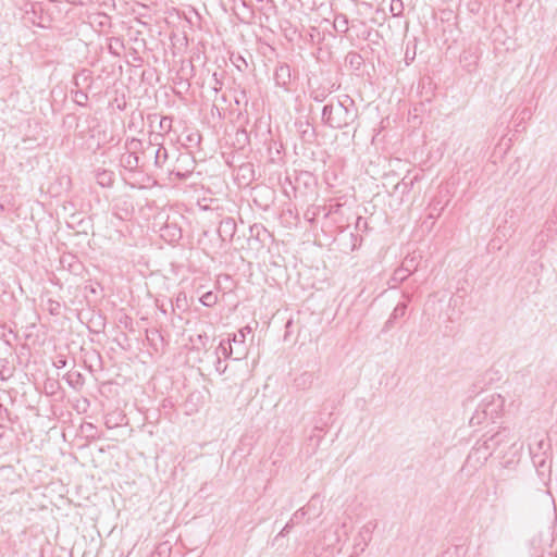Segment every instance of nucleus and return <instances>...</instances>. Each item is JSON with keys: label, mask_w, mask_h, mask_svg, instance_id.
<instances>
[{"label": "nucleus", "mask_w": 557, "mask_h": 557, "mask_svg": "<svg viewBox=\"0 0 557 557\" xmlns=\"http://www.w3.org/2000/svg\"><path fill=\"white\" fill-rule=\"evenodd\" d=\"M358 117V109L354 99L345 95L336 103L329 102L323 106L321 122L332 129H344L350 126Z\"/></svg>", "instance_id": "1"}, {"label": "nucleus", "mask_w": 557, "mask_h": 557, "mask_svg": "<svg viewBox=\"0 0 557 557\" xmlns=\"http://www.w3.org/2000/svg\"><path fill=\"white\" fill-rule=\"evenodd\" d=\"M549 447L544 441L537 443L536 449L531 447L530 454L532 462L541 480H545L550 475V462L548 460L547 451L544 449Z\"/></svg>", "instance_id": "2"}, {"label": "nucleus", "mask_w": 557, "mask_h": 557, "mask_svg": "<svg viewBox=\"0 0 557 557\" xmlns=\"http://www.w3.org/2000/svg\"><path fill=\"white\" fill-rule=\"evenodd\" d=\"M196 168V160L191 152H181L176 158L175 165L171 171L180 181H186L191 176Z\"/></svg>", "instance_id": "3"}, {"label": "nucleus", "mask_w": 557, "mask_h": 557, "mask_svg": "<svg viewBox=\"0 0 557 557\" xmlns=\"http://www.w3.org/2000/svg\"><path fill=\"white\" fill-rule=\"evenodd\" d=\"M503 400L500 399V395H497V404L493 399L490 403L482 404L479 406V408L475 410V412L470 418V424L471 425H478L482 422V420L486 418L493 419L498 413V408L502 407Z\"/></svg>", "instance_id": "4"}, {"label": "nucleus", "mask_w": 557, "mask_h": 557, "mask_svg": "<svg viewBox=\"0 0 557 557\" xmlns=\"http://www.w3.org/2000/svg\"><path fill=\"white\" fill-rule=\"evenodd\" d=\"M295 127L304 144L312 145L317 141L318 133L308 119L299 117L295 121Z\"/></svg>", "instance_id": "5"}, {"label": "nucleus", "mask_w": 557, "mask_h": 557, "mask_svg": "<svg viewBox=\"0 0 557 557\" xmlns=\"http://www.w3.org/2000/svg\"><path fill=\"white\" fill-rule=\"evenodd\" d=\"M511 441L510 430L503 428L502 430L494 433L483 442V446L492 455L494 451L499 449L503 445L507 446Z\"/></svg>", "instance_id": "6"}, {"label": "nucleus", "mask_w": 557, "mask_h": 557, "mask_svg": "<svg viewBox=\"0 0 557 557\" xmlns=\"http://www.w3.org/2000/svg\"><path fill=\"white\" fill-rule=\"evenodd\" d=\"M403 297L405 298V301H400L397 304V306L394 308L393 312L388 317L387 321L385 322L382 332H388L394 327L395 322L403 318L406 314L408 302L411 301V294L407 292H403Z\"/></svg>", "instance_id": "7"}, {"label": "nucleus", "mask_w": 557, "mask_h": 557, "mask_svg": "<svg viewBox=\"0 0 557 557\" xmlns=\"http://www.w3.org/2000/svg\"><path fill=\"white\" fill-rule=\"evenodd\" d=\"M245 330L246 329H242L237 333L228 334L226 338L227 344H231L235 349L234 360H242L247 355V348L245 345Z\"/></svg>", "instance_id": "8"}, {"label": "nucleus", "mask_w": 557, "mask_h": 557, "mask_svg": "<svg viewBox=\"0 0 557 557\" xmlns=\"http://www.w3.org/2000/svg\"><path fill=\"white\" fill-rule=\"evenodd\" d=\"M160 236L169 244L178 243L183 236L182 228L174 222H166L160 228Z\"/></svg>", "instance_id": "9"}, {"label": "nucleus", "mask_w": 557, "mask_h": 557, "mask_svg": "<svg viewBox=\"0 0 557 557\" xmlns=\"http://www.w3.org/2000/svg\"><path fill=\"white\" fill-rule=\"evenodd\" d=\"M274 81L276 86L288 90V86L292 82V71L287 63H278L274 71Z\"/></svg>", "instance_id": "10"}, {"label": "nucleus", "mask_w": 557, "mask_h": 557, "mask_svg": "<svg viewBox=\"0 0 557 557\" xmlns=\"http://www.w3.org/2000/svg\"><path fill=\"white\" fill-rule=\"evenodd\" d=\"M236 233V221L234 218L226 216L221 220L218 227V234L222 242H231Z\"/></svg>", "instance_id": "11"}, {"label": "nucleus", "mask_w": 557, "mask_h": 557, "mask_svg": "<svg viewBox=\"0 0 557 557\" xmlns=\"http://www.w3.org/2000/svg\"><path fill=\"white\" fill-rule=\"evenodd\" d=\"M60 263L63 269H66L69 272L75 275H79L84 270V264L79 261L77 256L73 253H64L60 258Z\"/></svg>", "instance_id": "12"}, {"label": "nucleus", "mask_w": 557, "mask_h": 557, "mask_svg": "<svg viewBox=\"0 0 557 557\" xmlns=\"http://www.w3.org/2000/svg\"><path fill=\"white\" fill-rule=\"evenodd\" d=\"M418 89L421 97L430 102L434 96L435 85L431 77L424 76L419 81Z\"/></svg>", "instance_id": "13"}, {"label": "nucleus", "mask_w": 557, "mask_h": 557, "mask_svg": "<svg viewBox=\"0 0 557 557\" xmlns=\"http://www.w3.org/2000/svg\"><path fill=\"white\" fill-rule=\"evenodd\" d=\"M94 82L91 72L87 69H83L78 73L75 74L73 84L77 88H86L89 89Z\"/></svg>", "instance_id": "14"}, {"label": "nucleus", "mask_w": 557, "mask_h": 557, "mask_svg": "<svg viewBox=\"0 0 557 557\" xmlns=\"http://www.w3.org/2000/svg\"><path fill=\"white\" fill-rule=\"evenodd\" d=\"M420 178L419 174H416L414 176H410L409 173H407L403 180L397 183L394 187V191H400L401 195L409 194L414 185L416 182H418Z\"/></svg>", "instance_id": "15"}, {"label": "nucleus", "mask_w": 557, "mask_h": 557, "mask_svg": "<svg viewBox=\"0 0 557 557\" xmlns=\"http://www.w3.org/2000/svg\"><path fill=\"white\" fill-rule=\"evenodd\" d=\"M533 115V110L532 108L530 107H524L520 110H517L513 115H512V119H513V122L516 123L515 126H516V131L518 132L519 131V127L525 123L527 121H529Z\"/></svg>", "instance_id": "16"}, {"label": "nucleus", "mask_w": 557, "mask_h": 557, "mask_svg": "<svg viewBox=\"0 0 557 557\" xmlns=\"http://www.w3.org/2000/svg\"><path fill=\"white\" fill-rule=\"evenodd\" d=\"M121 164L125 170L135 172L139 164V157L135 152H126L121 157Z\"/></svg>", "instance_id": "17"}, {"label": "nucleus", "mask_w": 557, "mask_h": 557, "mask_svg": "<svg viewBox=\"0 0 557 557\" xmlns=\"http://www.w3.org/2000/svg\"><path fill=\"white\" fill-rule=\"evenodd\" d=\"M233 145L238 150H245L250 145V136L245 128L236 131Z\"/></svg>", "instance_id": "18"}, {"label": "nucleus", "mask_w": 557, "mask_h": 557, "mask_svg": "<svg viewBox=\"0 0 557 557\" xmlns=\"http://www.w3.org/2000/svg\"><path fill=\"white\" fill-rule=\"evenodd\" d=\"M169 307L172 312H174L176 309L181 310L182 312L186 311L188 309L186 293L180 292L174 300L170 299Z\"/></svg>", "instance_id": "19"}, {"label": "nucleus", "mask_w": 557, "mask_h": 557, "mask_svg": "<svg viewBox=\"0 0 557 557\" xmlns=\"http://www.w3.org/2000/svg\"><path fill=\"white\" fill-rule=\"evenodd\" d=\"M410 275L399 265L396 268L388 280L389 288H397L399 284L404 283Z\"/></svg>", "instance_id": "20"}, {"label": "nucleus", "mask_w": 557, "mask_h": 557, "mask_svg": "<svg viewBox=\"0 0 557 557\" xmlns=\"http://www.w3.org/2000/svg\"><path fill=\"white\" fill-rule=\"evenodd\" d=\"M421 256L408 255L401 262L400 267L407 272L409 275L413 274L419 267V260Z\"/></svg>", "instance_id": "21"}, {"label": "nucleus", "mask_w": 557, "mask_h": 557, "mask_svg": "<svg viewBox=\"0 0 557 557\" xmlns=\"http://www.w3.org/2000/svg\"><path fill=\"white\" fill-rule=\"evenodd\" d=\"M215 357L223 356L224 358L235 357V349L231 344H227L226 339H222L214 351Z\"/></svg>", "instance_id": "22"}, {"label": "nucleus", "mask_w": 557, "mask_h": 557, "mask_svg": "<svg viewBox=\"0 0 557 557\" xmlns=\"http://www.w3.org/2000/svg\"><path fill=\"white\" fill-rule=\"evenodd\" d=\"M317 503V499H313L312 502H308V504L301 508H299L298 510H296L293 516L290 517V519L297 524H299L305 518L307 515H310L311 512V507H314Z\"/></svg>", "instance_id": "23"}, {"label": "nucleus", "mask_w": 557, "mask_h": 557, "mask_svg": "<svg viewBox=\"0 0 557 557\" xmlns=\"http://www.w3.org/2000/svg\"><path fill=\"white\" fill-rule=\"evenodd\" d=\"M67 384L74 389H79L84 384V376L78 371H71L64 376Z\"/></svg>", "instance_id": "24"}, {"label": "nucleus", "mask_w": 557, "mask_h": 557, "mask_svg": "<svg viewBox=\"0 0 557 557\" xmlns=\"http://www.w3.org/2000/svg\"><path fill=\"white\" fill-rule=\"evenodd\" d=\"M345 63L355 70H360L364 63V59L358 52L350 51L345 57Z\"/></svg>", "instance_id": "25"}, {"label": "nucleus", "mask_w": 557, "mask_h": 557, "mask_svg": "<svg viewBox=\"0 0 557 557\" xmlns=\"http://www.w3.org/2000/svg\"><path fill=\"white\" fill-rule=\"evenodd\" d=\"M333 27L337 33L346 34L348 32V17L345 14H337L334 18Z\"/></svg>", "instance_id": "26"}, {"label": "nucleus", "mask_w": 557, "mask_h": 557, "mask_svg": "<svg viewBox=\"0 0 557 557\" xmlns=\"http://www.w3.org/2000/svg\"><path fill=\"white\" fill-rule=\"evenodd\" d=\"M283 193L287 198H296L297 197V188L295 187L292 178L289 176H286L284 181L281 183Z\"/></svg>", "instance_id": "27"}, {"label": "nucleus", "mask_w": 557, "mask_h": 557, "mask_svg": "<svg viewBox=\"0 0 557 557\" xmlns=\"http://www.w3.org/2000/svg\"><path fill=\"white\" fill-rule=\"evenodd\" d=\"M97 182L102 187H110L113 184V173L102 170L97 173Z\"/></svg>", "instance_id": "28"}, {"label": "nucleus", "mask_w": 557, "mask_h": 557, "mask_svg": "<svg viewBox=\"0 0 557 557\" xmlns=\"http://www.w3.org/2000/svg\"><path fill=\"white\" fill-rule=\"evenodd\" d=\"M250 237L258 242H263L262 236L268 235V230L262 224H252L249 226Z\"/></svg>", "instance_id": "29"}, {"label": "nucleus", "mask_w": 557, "mask_h": 557, "mask_svg": "<svg viewBox=\"0 0 557 557\" xmlns=\"http://www.w3.org/2000/svg\"><path fill=\"white\" fill-rule=\"evenodd\" d=\"M329 409L327 404H323L322 411L320 412V418L315 421L313 431H323L324 426L329 424L330 420L332 419L333 412H327V419H323L324 411Z\"/></svg>", "instance_id": "30"}, {"label": "nucleus", "mask_w": 557, "mask_h": 557, "mask_svg": "<svg viewBox=\"0 0 557 557\" xmlns=\"http://www.w3.org/2000/svg\"><path fill=\"white\" fill-rule=\"evenodd\" d=\"M331 94V90H329L325 87H318L310 90V98L314 100L315 102H323L329 95Z\"/></svg>", "instance_id": "31"}, {"label": "nucleus", "mask_w": 557, "mask_h": 557, "mask_svg": "<svg viewBox=\"0 0 557 557\" xmlns=\"http://www.w3.org/2000/svg\"><path fill=\"white\" fill-rule=\"evenodd\" d=\"M74 102L79 107H87L88 103V95L83 88H77L76 90H71Z\"/></svg>", "instance_id": "32"}, {"label": "nucleus", "mask_w": 557, "mask_h": 557, "mask_svg": "<svg viewBox=\"0 0 557 557\" xmlns=\"http://www.w3.org/2000/svg\"><path fill=\"white\" fill-rule=\"evenodd\" d=\"M202 140V135L199 131H193L189 134L186 135L184 146L185 147H191V146H199Z\"/></svg>", "instance_id": "33"}, {"label": "nucleus", "mask_w": 557, "mask_h": 557, "mask_svg": "<svg viewBox=\"0 0 557 557\" xmlns=\"http://www.w3.org/2000/svg\"><path fill=\"white\" fill-rule=\"evenodd\" d=\"M169 158L168 150L160 144L154 156V165L162 168Z\"/></svg>", "instance_id": "34"}, {"label": "nucleus", "mask_w": 557, "mask_h": 557, "mask_svg": "<svg viewBox=\"0 0 557 557\" xmlns=\"http://www.w3.org/2000/svg\"><path fill=\"white\" fill-rule=\"evenodd\" d=\"M416 48H417V44H416V38H414L412 41V46H411V42H408L406 46L405 59H404L406 65H410L414 61L416 54H417Z\"/></svg>", "instance_id": "35"}, {"label": "nucleus", "mask_w": 557, "mask_h": 557, "mask_svg": "<svg viewBox=\"0 0 557 557\" xmlns=\"http://www.w3.org/2000/svg\"><path fill=\"white\" fill-rule=\"evenodd\" d=\"M199 301L208 308L213 307L218 302V296L212 290H209L205 293L200 298Z\"/></svg>", "instance_id": "36"}, {"label": "nucleus", "mask_w": 557, "mask_h": 557, "mask_svg": "<svg viewBox=\"0 0 557 557\" xmlns=\"http://www.w3.org/2000/svg\"><path fill=\"white\" fill-rule=\"evenodd\" d=\"M124 48L123 40L119 37H112L108 45V49L111 54L120 55V50Z\"/></svg>", "instance_id": "37"}, {"label": "nucleus", "mask_w": 557, "mask_h": 557, "mask_svg": "<svg viewBox=\"0 0 557 557\" xmlns=\"http://www.w3.org/2000/svg\"><path fill=\"white\" fill-rule=\"evenodd\" d=\"M447 205H448V200L443 202L441 199L434 198L431 203L430 216L433 218L434 213H436L437 216L441 215V213L444 211V209L446 208Z\"/></svg>", "instance_id": "38"}, {"label": "nucleus", "mask_w": 557, "mask_h": 557, "mask_svg": "<svg viewBox=\"0 0 557 557\" xmlns=\"http://www.w3.org/2000/svg\"><path fill=\"white\" fill-rule=\"evenodd\" d=\"M296 525V523L289 519L286 524L283 527V529L276 534V536L273 539L272 546H275L282 537H285L292 529Z\"/></svg>", "instance_id": "39"}, {"label": "nucleus", "mask_w": 557, "mask_h": 557, "mask_svg": "<svg viewBox=\"0 0 557 557\" xmlns=\"http://www.w3.org/2000/svg\"><path fill=\"white\" fill-rule=\"evenodd\" d=\"M296 525V523L289 519L286 524L283 527V529L276 534V536L273 539L272 546H275L282 537H285L292 529Z\"/></svg>", "instance_id": "40"}, {"label": "nucleus", "mask_w": 557, "mask_h": 557, "mask_svg": "<svg viewBox=\"0 0 557 557\" xmlns=\"http://www.w3.org/2000/svg\"><path fill=\"white\" fill-rule=\"evenodd\" d=\"M389 12L394 17H400L404 15V2L403 0H392L389 4Z\"/></svg>", "instance_id": "41"}, {"label": "nucleus", "mask_w": 557, "mask_h": 557, "mask_svg": "<svg viewBox=\"0 0 557 557\" xmlns=\"http://www.w3.org/2000/svg\"><path fill=\"white\" fill-rule=\"evenodd\" d=\"M465 552L466 549L462 545H455L445 549L441 557H460Z\"/></svg>", "instance_id": "42"}, {"label": "nucleus", "mask_w": 557, "mask_h": 557, "mask_svg": "<svg viewBox=\"0 0 557 557\" xmlns=\"http://www.w3.org/2000/svg\"><path fill=\"white\" fill-rule=\"evenodd\" d=\"M375 525L376 524L374 522L370 521L362 527L359 535L361 536V539L366 545H367L368 541L371 540V534H372L373 530L375 529Z\"/></svg>", "instance_id": "43"}, {"label": "nucleus", "mask_w": 557, "mask_h": 557, "mask_svg": "<svg viewBox=\"0 0 557 557\" xmlns=\"http://www.w3.org/2000/svg\"><path fill=\"white\" fill-rule=\"evenodd\" d=\"M313 499H317V503H315L314 507H311L310 515L306 516V517H308V519H307L308 521H310L311 519L318 518L322 512L321 500H320L319 496L318 495L312 496L309 502H312Z\"/></svg>", "instance_id": "44"}, {"label": "nucleus", "mask_w": 557, "mask_h": 557, "mask_svg": "<svg viewBox=\"0 0 557 557\" xmlns=\"http://www.w3.org/2000/svg\"><path fill=\"white\" fill-rule=\"evenodd\" d=\"M46 309L51 315H59L61 313V304L58 300L49 298L46 304Z\"/></svg>", "instance_id": "45"}, {"label": "nucleus", "mask_w": 557, "mask_h": 557, "mask_svg": "<svg viewBox=\"0 0 557 557\" xmlns=\"http://www.w3.org/2000/svg\"><path fill=\"white\" fill-rule=\"evenodd\" d=\"M173 117L170 115H163L159 122V129L164 133H169L172 129Z\"/></svg>", "instance_id": "46"}, {"label": "nucleus", "mask_w": 557, "mask_h": 557, "mask_svg": "<svg viewBox=\"0 0 557 557\" xmlns=\"http://www.w3.org/2000/svg\"><path fill=\"white\" fill-rule=\"evenodd\" d=\"M355 227L358 232H367L369 228L368 221L362 216H357Z\"/></svg>", "instance_id": "47"}, {"label": "nucleus", "mask_w": 557, "mask_h": 557, "mask_svg": "<svg viewBox=\"0 0 557 557\" xmlns=\"http://www.w3.org/2000/svg\"><path fill=\"white\" fill-rule=\"evenodd\" d=\"M113 416H109L107 419H106V425L108 429H112L114 426H117L122 423V420L124 419V416H121L120 413L117 414V418H120V421L117 419H112Z\"/></svg>", "instance_id": "48"}, {"label": "nucleus", "mask_w": 557, "mask_h": 557, "mask_svg": "<svg viewBox=\"0 0 557 557\" xmlns=\"http://www.w3.org/2000/svg\"><path fill=\"white\" fill-rule=\"evenodd\" d=\"M171 550L170 545L168 542L161 543L158 547L154 554L159 555L160 557L165 556Z\"/></svg>", "instance_id": "49"}, {"label": "nucleus", "mask_w": 557, "mask_h": 557, "mask_svg": "<svg viewBox=\"0 0 557 557\" xmlns=\"http://www.w3.org/2000/svg\"><path fill=\"white\" fill-rule=\"evenodd\" d=\"M239 171L243 173V176L246 177V174L248 173L251 177L253 176V165L251 163H243L239 166Z\"/></svg>", "instance_id": "50"}, {"label": "nucleus", "mask_w": 557, "mask_h": 557, "mask_svg": "<svg viewBox=\"0 0 557 557\" xmlns=\"http://www.w3.org/2000/svg\"><path fill=\"white\" fill-rule=\"evenodd\" d=\"M212 79L214 81V85L212 86V90L214 92H219L223 87V82L221 78L218 77V73H213Z\"/></svg>", "instance_id": "51"}, {"label": "nucleus", "mask_w": 557, "mask_h": 557, "mask_svg": "<svg viewBox=\"0 0 557 557\" xmlns=\"http://www.w3.org/2000/svg\"><path fill=\"white\" fill-rule=\"evenodd\" d=\"M53 364L55 368L62 369L66 366V358L64 356H58Z\"/></svg>", "instance_id": "52"}, {"label": "nucleus", "mask_w": 557, "mask_h": 557, "mask_svg": "<svg viewBox=\"0 0 557 557\" xmlns=\"http://www.w3.org/2000/svg\"><path fill=\"white\" fill-rule=\"evenodd\" d=\"M311 379H312V374H310V373H304L300 377H298V379L296 380V382H297V385L299 386V385H301V384H306L308 380H310V381H311Z\"/></svg>", "instance_id": "53"}, {"label": "nucleus", "mask_w": 557, "mask_h": 557, "mask_svg": "<svg viewBox=\"0 0 557 557\" xmlns=\"http://www.w3.org/2000/svg\"><path fill=\"white\" fill-rule=\"evenodd\" d=\"M98 288L103 290V287L101 286L100 283H96V285H86L85 286V289L88 290L91 294H97L98 293Z\"/></svg>", "instance_id": "54"}, {"label": "nucleus", "mask_w": 557, "mask_h": 557, "mask_svg": "<svg viewBox=\"0 0 557 557\" xmlns=\"http://www.w3.org/2000/svg\"><path fill=\"white\" fill-rule=\"evenodd\" d=\"M215 358H216V360H215V370L219 373H224L225 370H226V366H222L221 357H215Z\"/></svg>", "instance_id": "55"}, {"label": "nucleus", "mask_w": 557, "mask_h": 557, "mask_svg": "<svg viewBox=\"0 0 557 557\" xmlns=\"http://www.w3.org/2000/svg\"><path fill=\"white\" fill-rule=\"evenodd\" d=\"M157 308L160 310V312L163 314V315H168L169 313V308L168 306L164 304V302H159V300H157Z\"/></svg>", "instance_id": "56"}, {"label": "nucleus", "mask_w": 557, "mask_h": 557, "mask_svg": "<svg viewBox=\"0 0 557 557\" xmlns=\"http://www.w3.org/2000/svg\"><path fill=\"white\" fill-rule=\"evenodd\" d=\"M469 7L472 13H478L481 9V3L479 1H473L469 4Z\"/></svg>", "instance_id": "57"}, {"label": "nucleus", "mask_w": 557, "mask_h": 557, "mask_svg": "<svg viewBox=\"0 0 557 557\" xmlns=\"http://www.w3.org/2000/svg\"><path fill=\"white\" fill-rule=\"evenodd\" d=\"M350 236L352 237V239L355 240V243L352 244L351 246V250H355L357 248L358 245L361 244L362 242V238H358L357 236H355L352 233L350 234Z\"/></svg>", "instance_id": "58"}, {"label": "nucleus", "mask_w": 557, "mask_h": 557, "mask_svg": "<svg viewBox=\"0 0 557 557\" xmlns=\"http://www.w3.org/2000/svg\"><path fill=\"white\" fill-rule=\"evenodd\" d=\"M129 144H131L132 146L137 147L138 145H140V140H138V139H136V138H132V139H131V141H129Z\"/></svg>", "instance_id": "59"}, {"label": "nucleus", "mask_w": 557, "mask_h": 557, "mask_svg": "<svg viewBox=\"0 0 557 557\" xmlns=\"http://www.w3.org/2000/svg\"><path fill=\"white\" fill-rule=\"evenodd\" d=\"M236 61H242V63L244 64L245 67H247V62L246 60L242 57V55H238Z\"/></svg>", "instance_id": "60"}, {"label": "nucleus", "mask_w": 557, "mask_h": 557, "mask_svg": "<svg viewBox=\"0 0 557 557\" xmlns=\"http://www.w3.org/2000/svg\"><path fill=\"white\" fill-rule=\"evenodd\" d=\"M10 375L5 376L3 371L0 370V380L1 381H7L9 379Z\"/></svg>", "instance_id": "61"}, {"label": "nucleus", "mask_w": 557, "mask_h": 557, "mask_svg": "<svg viewBox=\"0 0 557 557\" xmlns=\"http://www.w3.org/2000/svg\"><path fill=\"white\" fill-rule=\"evenodd\" d=\"M66 1L70 3H82V1H79V0H66Z\"/></svg>", "instance_id": "62"}, {"label": "nucleus", "mask_w": 557, "mask_h": 557, "mask_svg": "<svg viewBox=\"0 0 557 557\" xmlns=\"http://www.w3.org/2000/svg\"><path fill=\"white\" fill-rule=\"evenodd\" d=\"M213 110H214V113H218V112L220 113L219 108H218L216 106H213V107H212V111H213Z\"/></svg>", "instance_id": "63"}, {"label": "nucleus", "mask_w": 557, "mask_h": 557, "mask_svg": "<svg viewBox=\"0 0 557 557\" xmlns=\"http://www.w3.org/2000/svg\"><path fill=\"white\" fill-rule=\"evenodd\" d=\"M213 110H214V113H218V112L220 113L219 108H218L216 106H213V107H212V111H213Z\"/></svg>", "instance_id": "64"}]
</instances>
